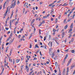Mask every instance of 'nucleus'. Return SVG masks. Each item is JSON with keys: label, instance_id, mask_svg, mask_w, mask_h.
Listing matches in <instances>:
<instances>
[{"label": "nucleus", "instance_id": "c756f323", "mask_svg": "<svg viewBox=\"0 0 75 75\" xmlns=\"http://www.w3.org/2000/svg\"><path fill=\"white\" fill-rule=\"evenodd\" d=\"M35 47H37V48H39V47H38V45H35Z\"/></svg>", "mask_w": 75, "mask_h": 75}, {"label": "nucleus", "instance_id": "c03bdc74", "mask_svg": "<svg viewBox=\"0 0 75 75\" xmlns=\"http://www.w3.org/2000/svg\"><path fill=\"white\" fill-rule=\"evenodd\" d=\"M70 11V10L69 9H68V11H67L66 12L67 13H69V11Z\"/></svg>", "mask_w": 75, "mask_h": 75}, {"label": "nucleus", "instance_id": "4468645a", "mask_svg": "<svg viewBox=\"0 0 75 75\" xmlns=\"http://www.w3.org/2000/svg\"><path fill=\"white\" fill-rule=\"evenodd\" d=\"M34 72V70H32V71L30 72L29 73V75H31L32 74V73Z\"/></svg>", "mask_w": 75, "mask_h": 75}, {"label": "nucleus", "instance_id": "f3484780", "mask_svg": "<svg viewBox=\"0 0 75 75\" xmlns=\"http://www.w3.org/2000/svg\"><path fill=\"white\" fill-rule=\"evenodd\" d=\"M8 7H7V10H6V12L5 13V14H7V12L8 11Z\"/></svg>", "mask_w": 75, "mask_h": 75}, {"label": "nucleus", "instance_id": "7c9ffc66", "mask_svg": "<svg viewBox=\"0 0 75 75\" xmlns=\"http://www.w3.org/2000/svg\"><path fill=\"white\" fill-rule=\"evenodd\" d=\"M74 52H75V51L74 50H72L71 51V52H72L73 53H74Z\"/></svg>", "mask_w": 75, "mask_h": 75}, {"label": "nucleus", "instance_id": "4c0bfd02", "mask_svg": "<svg viewBox=\"0 0 75 75\" xmlns=\"http://www.w3.org/2000/svg\"><path fill=\"white\" fill-rule=\"evenodd\" d=\"M51 50H52V48H51L49 50V52H50L51 51Z\"/></svg>", "mask_w": 75, "mask_h": 75}, {"label": "nucleus", "instance_id": "393cba45", "mask_svg": "<svg viewBox=\"0 0 75 75\" xmlns=\"http://www.w3.org/2000/svg\"><path fill=\"white\" fill-rule=\"evenodd\" d=\"M26 57H26V58H27V59H26L28 61H29V58H28V56L27 55Z\"/></svg>", "mask_w": 75, "mask_h": 75}, {"label": "nucleus", "instance_id": "603ef678", "mask_svg": "<svg viewBox=\"0 0 75 75\" xmlns=\"http://www.w3.org/2000/svg\"><path fill=\"white\" fill-rule=\"evenodd\" d=\"M50 68L51 71H52V67H50Z\"/></svg>", "mask_w": 75, "mask_h": 75}, {"label": "nucleus", "instance_id": "5fc2aeb1", "mask_svg": "<svg viewBox=\"0 0 75 75\" xmlns=\"http://www.w3.org/2000/svg\"><path fill=\"white\" fill-rule=\"evenodd\" d=\"M1 50L3 51L4 50V47H2Z\"/></svg>", "mask_w": 75, "mask_h": 75}, {"label": "nucleus", "instance_id": "a19ab883", "mask_svg": "<svg viewBox=\"0 0 75 75\" xmlns=\"http://www.w3.org/2000/svg\"><path fill=\"white\" fill-rule=\"evenodd\" d=\"M21 59L22 61H23V56H21Z\"/></svg>", "mask_w": 75, "mask_h": 75}, {"label": "nucleus", "instance_id": "58836bf2", "mask_svg": "<svg viewBox=\"0 0 75 75\" xmlns=\"http://www.w3.org/2000/svg\"><path fill=\"white\" fill-rule=\"evenodd\" d=\"M52 4H50L49 5V6H50V7H51L52 5Z\"/></svg>", "mask_w": 75, "mask_h": 75}, {"label": "nucleus", "instance_id": "8fccbe9b", "mask_svg": "<svg viewBox=\"0 0 75 75\" xmlns=\"http://www.w3.org/2000/svg\"><path fill=\"white\" fill-rule=\"evenodd\" d=\"M18 24V21H17L15 23V25H16L17 24Z\"/></svg>", "mask_w": 75, "mask_h": 75}, {"label": "nucleus", "instance_id": "c9c22d12", "mask_svg": "<svg viewBox=\"0 0 75 75\" xmlns=\"http://www.w3.org/2000/svg\"><path fill=\"white\" fill-rule=\"evenodd\" d=\"M10 37H12V36H13V34H12V33H11L10 34Z\"/></svg>", "mask_w": 75, "mask_h": 75}, {"label": "nucleus", "instance_id": "412c9836", "mask_svg": "<svg viewBox=\"0 0 75 75\" xmlns=\"http://www.w3.org/2000/svg\"><path fill=\"white\" fill-rule=\"evenodd\" d=\"M51 35H49V40H50L51 39Z\"/></svg>", "mask_w": 75, "mask_h": 75}, {"label": "nucleus", "instance_id": "dca6fc26", "mask_svg": "<svg viewBox=\"0 0 75 75\" xmlns=\"http://www.w3.org/2000/svg\"><path fill=\"white\" fill-rule=\"evenodd\" d=\"M10 39H11V37L9 36L8 39L6 41H8V40H10Z\"/></svg>", "mask_w": 75, "mask_h": 75}, {"label": "nucleus", "instance_id": "b1692460", "mask_svg": "<svg viewBox=\"0 0 75 75\" xmlns=\"http://www.w3.org/2000/svg\"><path fill=\"white\" fill-rule=\"evenodd\" d=\"M57 30H55V29H54L53 30V31L54 33H55V31H56Z\"/></svg>", "mask_w": 75, "mask_h": 75}, {"label": "nucleus", "instance_id": "338daca9", "mask_svg": "<svg viewBox=\"0 0 75 75\" xmlns=\"http://www.w3.org/2000/svg\"><path fill=\"white\" fill-rule=\"evenodd\" d=\"M25 68H26V69H27V68H28V66H27V65H26Z\"/></svg>", "mask_w": 75, "mask_h": 75}, {"label": "nucleus", "instance_id": "4d7b16f0", "mask_svg": "<svg viewBox=\"0 0 75 75\" xmlns=\"http://www.w3.org/2000/svg\"><path fill=\"white\" fill-rule=\"evenodd\" d=\"M27 72H28V71H29V68H28V69H27Z\"/></svg>", "mask_w": 75, "mask_h": 75}, {"label": "nucleus", "instance_id": "9d476101", "mask_svg": "<svg viewBox=\"0 0 75 75\" xmlns=\"http://www.w3.org/2000/svg\"><path fill=\"white\" fill-rule=\"evenodd\" d=\"M8 50V47L6 48V49L5 52H7Z\"/></svg>", "mask_w": 75, "mask_h": 75}, {"label": "nucleus", "instance_id": "ea45409f", "mask_svg": "<svg viewBox=\"0 0 75 75\" xmlns=\"http://www.w3.org/2000/svg\"><path fill=\"white\" fill-rule=\"evenodd\" d=\"M65 35V32H63L62 33V35Z\"/></svg>", "mask_w": 75, "mask_h": 75}, {"label": "nucleus", "instance_id": "a18cd8bd", "mask_svg": "<svg viewBox=\"0 0 75 75\" xmlns=\"http://www.w3.org/2000/svg\"><path fill=\"white\" fill-rule=\"evenodd\" d=\"M47 18V16H43V18Z\"/></svg>", "mask_w": 75, "mask_h": 75}, {"label": "nucleus", "instance_id": "1a4fd4ad", "mask_svg": "<svg viewBox=\"0 0 75 75\" xmlns=\"http://www.w3.org/2000/svg\"><path fill=\"white\" fill-rule=\"evenodd\" d=\"M71 28H73V23H72L70 26Z\"/></svg>", "mask_w": 75, "mask_h": 75}, {"label": "nucleus", "instance_id": "a211bd4d", "mask_svg": "<svg viewBox=\"0 0 75 75\" xmlns=\"http://www.w3.org/2000/svg\"><path fill=\"white\" fill-rule=\"evenodd\" d=\"M6 15H7V14L5 13L4 14V18H6Z\"/></svg>", "mask_w": 75, "mask_h": 75}, {"label": "nucleus", "instance_id": "864d4df0", "mask_svg": "<svg viewBox=\"0 0 75 75\" xmlns=\"http://www.w3.org/2000/svg\"><path fill=\"white\" fill-rule=\"evenodd\" d=\"M46 40V37L45 36L44 37V41H45V40Z\"/></svg>", "mask_w": 75, "mask_h": 75}, {"label": "nucleus", "instance_id": "37998d69", "mask_svg": "<svg viewBox=\"0 0 75 75\" xmlns=\"http://www.w3.org/2000/svg\"><path fill=\"white\" fill-rule=\"evenodd\" d=\"M74 38H72V39H71V42H73V41H74Z\"/></svg>", "mask_w": 75, "mask_h": 75}, {"label": "nucleus", "instance_id": "de8ad7c7", "mask_svg": "<svg viewBox=\"0 0 75 75\" xmlns=\"http://www.w3.org/2000/svg\"><path fill=\"white\" fill-rule=\"evenodd\" d=\"M67 6V5H66V4H64L63 5V6Z\"/></svg>", "mask_w": 75, "mask_h": 75}, {"label": "nucleus", "instance_id": "39448f33", "mask_svg": "<svg viewBox=\"0 0 75 75\" xmlns=\"http://www.w3.org/2000/svg\"><path fill=\"white\" fill-rule=\"evenodd\" d=\"M72 32H71L69 34V36H68V38H71V37L72 36Z\"/></svg>", "mask_w": 75, "mask_h": 75}, {"label": "nucleus", "instance_id": "680f3d73", "mask_svg": "<svg viewBox=\"0 0 75 75\" xmlns=\"http://www.w3.org/2000/svg\"><path fill=\"white\" fill-rule=\"evenodd\" d=\"M40 55H41V56H42V54H41V52H40Z\"/></svg>", "mask_w": 75, "mask_h": 75}, {"label": "nucleus", "instance_id": "2f4dec72", "mask_svg": "<svg viewBox=\"0 0 75 75\" xmlns=\"http://www.w3.org/2000/svg\"><path fill=\"white\" fill-rule=\"evenodd\" d=\"M71 18L70 19H68V20H67V21L68 22H69V21H71Z\"/></svg>", "mask_w": 75, "mask_h": 75}, {"label": "nucleus", "instance_id": "20e7f679", "mask_svg": "<svg viewBox=\"0 0 75 75\" xmlns=\"http://www.w3.org/2000/svg\"><path fill=\"white\" fill-rule=\"evenodd\" d=\"M50 45L51 47H52V42H50L48 43V45H50Z\"/></svg>", "mask_w": 75, "mask_h": 75}, {"label": "nucleus", "instance_id": "f257e3e1", "mask_svg": "<svg viewBox=\"0 0 75 75\" xmlns=\"http://www.w3.org/2000/svg\"><path fill=\"white\" fill-rule=\"evenodd\" d=\"M67 57H68V54H66V55L65 57V58H64V60L62 62V65H63L64 64V63H65V61H66V59L67 58Z\"/></svg>", "mask_w": 75, "mask_h": 75}, {"label": "nucleus", "instance_id": "bb28decb", "mask_svg": "<svg viewBox=\"0 0 75 75\" xmlns=\"http://www.w3.org/2000/svg\"><path fill=\"white\" fill-rule=\"evenodd\" d=\"M9 61L11 62H13V60L12 59H11L10 60H9Z\"/></svg>", "mask_w": 75, "mask_h": 75}, {"label": "nucleus", "instance_id": "3c124183", "mask_svg": "<svg viewBox=\"0 0 75 75\" xmlns=\"http://www.w3.org/2000/svg\"><path fill=\"white\" fill-rule=\"evenodd\" d=\"M20 37H21V35H19L18 36V38H20Z\"/></svg>", "mask_w": 75, "mask_h": 75}, {"label": "nucleus", "instance_id": "0eeeda50", "mask_svg": "<svg viewBox=\"0 0 75 75\" xmlns=\"http://www.w3.org/2000/svg\"><path fill=\"white\" fill-rule=\"evenodd\" d=\"M35 21V20L33 19L31 21V25H32L33 24V23H34V22Z\"/></svg>", "mask_w": 75, "mask_h": 75}, {"label": "nucleus", "instance_id": "49530a36", "mask_svg": "<svg viewBox=\"0 0 75 75\" xmlns=\"http://www.w3.org/2000/svg\"><path fill=\"white\" fill-rule=\"evenodd\" d=\"M61 2V0H59V1L57 2V3H60Z\"/></svg>", "mask_w": 75, "mask_h": 75}, {"label": "nucleus", "instance_id": "13d9d810", "mask_svg": "<svg viewBox=\"0 0 75 75\" xmlns=\"http://www.w3.org/2000/svg\"><path fill=\"white\" fill-rule=\"evenodd\" d=\"M23 39H20L19 40H20V41L19 42H20V41H23Z\"/></svg>", "mask_w": 75, "mask_h": 75}, {"label": "nucleus", "instance_id": "c85d7f7f", "mask_svg": "<svg viewBox=\"0 0 75 75\" xmlns=\"http://www.w3.org/2000/svg\"><path fill=\"white\" fill-rule=\"evenodd\" d=\"M72 4H73V3H72V2H71V1H70L69 2V4H70V5H72Z\"/></svg>", "mask_w": 75, "mask_h": 75}, {"label": "nucleus", "instance_id": "f03ea898", "mask_svg": "<svg viewBox=\"0 0 75 75\" xmlns=\"http://www.w3.org/2000/svg\"><path fill=\"white\" fill-rule=\"evenodd\" d=\"M16 0H15L14 2V3L12 4L11 5V8H12L13 7V8H14V6H15L16 5Z\"/></svg>", "mask_w": 75, "mask_h": 75}, {"label": "nucleus", "instance_id": "69168bd1", "mask_svg": "<svg viewBox=\"0 0 75 75\" xmlns=\"http://www.w3.org/2000/svg\"><path fill=\"white\" fill-rule=\"evenodd\" d=\"M10 31H9L7 32V34H10Z\"/></svg>", "mask_w": 75, "mask_h": 75}, {"label": "nucleus", "instance_id": "473e14b6", "mask_svg": "<svg viewBox=\"0 0 75 75\" xmlns=\"http://www.w3.org/2000/svg\"><path fill=\"white\" fill-rule=\"evenodd\" d=\"M72 31V29H71L70 30H69V31L68 33H70V32H71V31Z\"/></svg>", "mask_w": 75, "mask_h": 75}, {"label": "nucleus", "instance_id": "2eb2a0df", "mask_svg": "<svg viewBox=\"0 0 75 75\" xmlns=\"http://www.w3.org/2000/svg\"><path fill=\"white\" fill-rule=\"evenodd\" d=\"M6 2H5V3H4V4L3 5V7H4V8L5 7V6H6Z\"/></svg>", "mask_w": 75, "mask_h": 75}, {"label": "nucleus", "instance_id": "0e129e2a", "mask_svg": "<svg viewBox=\"0 0 75 75\" xmlns=\"http://www.w3.org/2000/svg\"><path fill=\"white\" fill-rule=\"evenodd\" d=\"M40 38H41V39L42 38V36L40 35Z\"/></svg>", "mask_w": 75, "mask_h": 75}, {"label": "nucleus", "instance_id": "79ce46f5", "mask_svg": "<svg viewBox=\"0 0 75 75\" xmlns=\"http://www.w3.org/2000/svg\"><path fill=\"white\" fill-rule=\"evenodd\" d=\"M12 43V42H11V40H10L9 41V44H11V43Z\"/></svg>", "mask_w": 75, "mask_h": 75}, {"label": "nucleus", "instance_id": "6ab92c4d", "mask_svg": "<svg viewBox=\"0 0 75 75\" xmlns=\"http://www.w3.org/2000/svg\"><path fill=\"white\" fill-rule=\"evenodd\" d=\"M11 53H12V50H11L9 54V55L10 56H11Z\"/></svg>", "mask_w": 75, "mask_h": 75}, {"label": "nucleus", "instance_id": "aec40b11", "mask_svg": "<svg viewBox=\"0 0 75 75\" xmlns=\"http://www.w3.org/2000/svg\"><path fill=\"white\" fill-rule=\"evenodd\" d=\"M16 18H16L15 19H14L12 20V22L13 23V22L14 21H15V20H16Z\"/></svg>", "mask_w": 75, "mask_h": 75}, {"label": "nucleus", "instance_id": "e2e57ef3", "mask_svg": "<svg viewBox=\"0 0 75 75\" xmlns=\"http://www.w3.org/2000/svg\"><path fill=\"white\" fill-rule=\"evenodd\" d=\"M58 27V25H56V28H57Z\"/></svg>", "mask_w": 75, "mask_h": 75}, {"label": "nucleus", "instance_id": "f704fd0d", "mask_svg": "<svg viewBox=\"0 0 75 75\" xmlns=\"http://www.w3.org/2000/svg\"><path fill=\"white\" fill-rule=\"evenodd\" d=\"M24 12H25V8H23V13H24Z\"/></svg>", "mask_w": 75, "mask_h": 75}, {"label": "nucleus", "instance_id": "6e6552de", "mask_svg": "<svg viewBox=\"0 0 75 75\" xmlns=\"http://www.w3.org/2000/svg\"><path fill=\"white\" fill-rule=\"evenodd\" d=\"M20 59H17L16 60V62H17V63H18V62H19V61H20Z\"/></svg>", "mask_w": 75, "mask_h": 75}, {"label": "nucleus", "instance_id": "6e6d98bb", "mask_svg": "<svg viewBox=\"0 0 75 75\" xmlns=\"http://www.w3.org/2000/svg\"><path fill=\"white\" fill-rule=\"evenodd\" d=\"M13 14H12L11 16H10V18H11V17H13Z\"/></svg>", "mask_w": 75, "mask_h": 75}, {"label": "nucleus", "instance_id": "bf43d9fd", "mask_svg": "<svg viewBox=\"0 0 75 75\" xmlns=\"http://www.w3.org/2000/svg\"><path fill=\"white\" fill-rule=\"evenodd\" d=\"M5 29L6 30H8V28H6Z\"/></svg>", "mask_w": 75, "mask_h": 75}, {"label": "nucleus", "instance_id": "09e8293b", "mask_svg": "<svg viewBox=\"0 0 75 75\" xmlns=\"http://www.w3.org/2000/svg\"><path fill=\"white\" fill-rule=\"evenodd\" d=\"M55 41L56 43V44H59V43L58 42H57L56 40H55Z\"/></svg>", "mask_w": 75, "mask_h": 75}, {"label": "nucleus", "instance_id": "052dcab7", "mask_svg": "<svg viewBox=\"0 0 75 75\" xmlns=\"http://www.w3.org/2000/svg\"><path fill=\"white\" fill-rule=\"evenodd\" d=\"M7 21H8V20H6V24H7Z\"/></svg>", "mask_w": 75, "mask_h": 75}, {"label": "nucleus", "instance_id": "5701e85b", "mask_svg": "<svg viewBox=\"0 0 75 75\" xmlns=\"http://www.w3.org/2000/svg\"><path fill=\"white\" fill-rule=\"evenodd\" d=\"M55 65L56 67H57V66H58V64H57V62H55Z\"/></svg>", "mask_w": 75, "mask_h": 75}, {"label": "nucleus", "instance_id": "774afa93", "mask_svg": "<svg viewBox=\"0 0 75 75\" xmlns=\"http://www.w3.org/2000/svg\"><path fill=\"white\" fill-rule=\"evenodd\" d=\"M75 74V70L73 71V74Z\"/></svg>", "mask_w": 75, "mask_h": 75}, {"label": "nucleus", "instance_id": "a878e982", "mask_svg": "<svg viewBox=\"0 0 75 75\" xmlns=\"http://www.w3.org/2000/svg\"><path fill=\"white\" fill-rule=\"evenodd\" d=\"M67 72H69V67H68L67 68Z\"/></svg>", "mask_w": 75, "mask_h": 75}, {"label": "nucleus", "instance_id": "423d86ee", "mask_svg": "<svg viewBox=\"0 0 75 75\" xmlns=\"http://www.w3.org/2000/svg\"><path fill=\"white\" fill-rule=\"evenodd\" d=\"M32 36H33V33H30V36L29 38V39H30L31 37H32Z\"/></svg>", "mask_w": 75, "mask_h": 75}, {"label": "nucleus", "instance_id": "f8f14e48", "mask_svg": "<svg viewBox=\"0 0 75 75\" xmlns=\"http://www.w3.org/2000/svg\"><path fill=\"white\" fill-rule=\"evenodd\" d=\"M68 27V25H67L65 27H64V29H66L67 28V27Z\"/></svg>", "mask_w": 75, "mask_h": 75}, {"label": "nucleus", "instance_id": "cd10ccee", "mask_svg": "<svg viewBox=\"0 0 75 75\" xmlns=\"http://www.w3.org/2000/svg\"><path fill=\"white\" fill-rule=\"evenodd\" d=\"M68 49H67L66 50H64L65 52H68Z\"/></svg>", "mask_w": 75, "mask_h": 75}, {"label": "nucleus", "instance_id": "72a5a7b5", "mask_svg": "<svg viewBox=\"0 0 75 75\" xmlns=\"http://www.w3.org/2000/svg\"><path fill=\"white\" fill-rule=\"evenodd\" d=\"M14 63H15V60H14V59H13V64H14Z\"/></svg>", "mask_w": 75, "mask_h": 75}, {"label": "nucleus", "instance_id": "4be33fe9", "mask_svg": "<svg viewBox=\"0 0 75 75\" xmlns=\"http://www.w3.org/2000/svg\"><path fill=\"white\" fill-rule=\"evenodd\" d=\"M54 12V9H52L51 10V13H52Z\"/></svg>", "mask_w": 75, "mask_h": 75}, {"label": "nucleus", "instance_id": "9b49d317", "mask_svg": "<svg viewBox=\"0 0 75 75\" xmlns=\"http://www.w3.org/2000/svg\"><path fill=\"white\" fill-rule=\"evenodd\" d=\"M74 66H75V65H72L71 66V67L70 68V69H72L73 68H74Z\"/></svg>", "mask_w": 75, "mask_h": 75}, {"label": "nucleus", "instance_id": "ddd939ff", "mask_svg": "<svg viewBox=\"0 0 75 75\" xmlns=\"http://www.w3.org/2000/svg\"><path fill=\"white\" fill-rule=\"evenodd\" d=\"M54 56L55 54H54V53H53L52 55V58H54Z\"/></svg>", "mask_w": 75, "mask_h": 75}, {"label": "nucleus", "instance_id": "7ed1b4c3", "mask_svg": "<svg viewBox=\"0 0 75 75\" xmlns=\"http://www.w3.org/2000/svg\"><path fill=\"white\" fill-rule=\"evenodd\" d=\"M71 61H72V59H71L69 60L67 64V66H68V65H69V64L71 63Z\"/></svg>", "mask_w": 75, "mask_h": 75}, {"label": "nucleus", "instance_id": "e433bc0d", "mask_svg": "<svg viewBox=\"0 0 75 75\" xmlns=\"http://www.w3.org/2000/svg\"><path fill=\"white\" fill-rule=\"evenodd\" d=\"M42 23H41L39 25V27H40V26H41V25H42Z\"/></svg>", "mask_w": 75, "mask_h": 75}]
</instances>
